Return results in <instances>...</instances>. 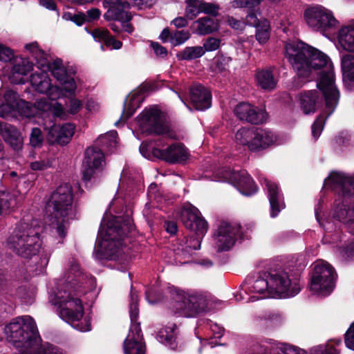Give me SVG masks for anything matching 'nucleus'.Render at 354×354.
<instances>
[{"label": "nucleus", "instance_id": "1", "mask_svg": "<svg viewBox=\"0 0 354 354\" xmlns=\"http://www.w3.org/2000/svg\"><path fill=\"white\" fill-rule=\"evenodd\" d=\"M286 55L296 72L292 86L299 88L318 75L317 90L304 91L299 94L301 109L305 115L315 113L325 103V111L312 124V136L321 135L326 118L335 110L340 97L335 84V74L330 58L323 52L303 41H292L285 46Z\"/></svg>", "mask_w": 354, "mask_h": 354}, {"label": "nucleus", "instance_id": "2", "mask_svg": "<svg viewBox=\"0 0 354 354\" xmlns=\"http://www.w3.org/2000/svg\"><path fill=\"white\" fill-rule=\"evenodd\" d=\"M46 210L51 221L53 232L58 239L56 244L63 245L70 227V221L75 219L77 215L71 185L64 183L57 187L46 202Z\"/></svg>", "mask_w": 354, "mask_h": 354}, {"label": "nucleus", "instance_id": "3", "mask_svg": "<svg viewBox=\"0 0 354 354\" xmlns=\"http://www.w3.org/2000/svg\"><path fill=\"white\" fill-rule=\"evenodd\" d=\"M135 230L133 220L129 216L113 217L108 222L104 237L99 241L95 248L96 258L100 260H115L119 257L124 239Z\"/></svg>", "mask_w": 354, "mask_h": 354}, {"label": "nucleus", "instance_id": "4", "mask_svg": "<svg viewBox=\"0 0 354 354\" xmlns=\"http://www.w3.org/2000/svg\"><path fill=\"white\" fill-rule=\"evenodd\" d=\"M329 180L332 189L338 196L333 204V218L347 225L353 224L354 206H349L345 202L354 203V175L333 172ZM352 233L354 234V230Z\"/></svg>", "mask_w": 354, "mask_h": 354}, {"label": "nucleus", "instance_id": "5", "mask_svg": "<svg viewBox=\"0 0 354 354\" xmlns=\"http://www.w3.org/2000/svg\"><path fill=\"white\" fill-rule=\"evenodd\" d=\"M42 227L37 220L20 222L16 225L7 239V245L18 256L31 259L37 255L41 246Z\"/></svg>", "mask_w": 354, "mask_h": 354}, {"label": "nucleus", "instance_id": "6", "mask_svg": "<svg viewBox=\"0 0 354 354\" xmlns=\"http://www.w3.org/2000/svg\"><path fill=\"white\" fill-rule=\"evenodd\" d=\"M306 266L300 263L270 269L267 276L270 278L271 292L283 298L297 295L301 291L300 277Z\"/></svg>", "mask_w": 354, "mask_h": 354}, {"label": "nucleus", "instance_id": "7", "mask_svg": "<svg viewBox=\"0 0 354 354\" xmlns=\"http://www.w3.org/2000/svg\"><path fill=\"white\" fill-rule=\"evenodd\" d=\"M84 277H79L68 281L67 287L69 290H59L56 294V304H59L60 317L67 322L80 321L84 315V307L80 297L86 292L82 280Z\"/></svg>", "mask_w": 354, "mask_h": 354}, {"label": "nucleus", "instance_id": "8", "mask_svg": "<svg viewBox=\"0 0 354 354\" xmlns=\"http://www.w3.org/2000/svg\"><path fill=\"white\" fill-rule=\"evenodd\" d=\"M7 339L18 348H30L38 345L41 337L34 319L29 316L18 317L6 326Z\"/></svg>", "mask_w": 354, "mask_h": 354}, {"label": "nucleus", "instance_id": "9", "mask_svg": "<svg viewBox=\"0 0 354 354\" xmlns=\"http://www.w3.org/2000/svg\"><path fill=\"white\" fill-rule=\"evenodd\" d=\"M169 308L175 314L194 317L205 310V301L201 296L190 295L174 288L170 290Z\"/></svg>", "mask_w": 354, "mask_h": 354}, {"label": "nucleus", "instance_id": "10", "mask_svg": "<svg viewBox=\"0 0 354 354\" xmlns=\"http://www.w3.org/2000/svg\"><path fill=\"white\" fill-rule=\"evenodd\" d=\"M236 142L247 145L251 151H259L272 145L276 136L269 129L262 128H241L235 134Z\"/></svg>", "mask_w": 354, "mask_h": 354}, {"label": "nucleus", "instance_id": "11", "mask_svg": "<svg viewBox=\"0 0 354 354\" xmlns=\"http://www.w3.org/2000/svg\"><path fill=\"white\" fill-rule=\"evenodd\" d=\"M337 274L327 262L315 264L310 278V289L317 293L329 295L335 288Z\"/></svg>", "mask_w": 354, "mask_h": 354}, {"label": "nucleus", "instance_id": "12", "mask_svg": "<svg viewBox=\"0 0 354 354\" xmlns=\"http://www.w3.org/2000/svg\"><path fill=\"white\" fill-rule=\"evenodd\" d=\"M139 129L147 136L162 135L168 132L162 112L156 106L145 108L138 116Z\"/></svg>", "mask_w": 354, "mask_h": 354}, {"label": "nucleus", "instance_id": "13", "mask_svg": "<svg viewBox=\"0 0 354 354\" xmlns=\"http://www.w3.org/2000/svg\"><path fill=\"white\" fill-rule=\"evenodd\" d=\"M213 236L216 241L217 251H228L234 246L238 238H243L241 226L227 221H221Z\"/></svg>", "mask_w": 354, "mask_h": 354}, {"label": "nucleus", "instance_id": "14", "mask_svg": "<svg viewBox=\"0 0 354 354\" xmlns=\"http://www.w3.org/2000/svg\"><path fill=\"white\" fill-rule=\"evenodd\" d=\"M304 15L307 24L316 30L325 31L337 23L333 13L321 6L306 8Z\"/></svg>", "mask_w": 354, "mask_h": 354}, {"label": "nucleus", "instance_id": "15", "mask_svg": "<svg viewBox=\"0 0 354 354\" xmlns=\"http://www.w3.org/2000/svg\"><path fill=\"white\" fill-rule=\"evenodd\" d=\"M104 161V154L99 147H90L86 149L82 164V180L86 187L95 173L101 169Z\"/></svg>", "mask_w": 354, "mask_h": 354}, {"label": "nucleus", "instance_id": "16", "mask_svg": "<svg viewBox=\"0 0 354 354\" xmlns=\"http://www.w3.org/2000/svg\"><path fill=\"white\" fill-rule=\"evenodd\" d=\"M234 113L239 120L255 125L265 123L268 118L266 109L244 102L235 106Z\"/></svg>", "mask_w": 354, "mask_h": 354}, {"label": "nucleus", "instance_id": "17", "mask_svg": "<svg viewBox=\"0 0 354 354\" xmlns=\"http://www.w3.org/2000/svg\"><path fill=\"white\" fill-rule=\"evenodd\" d=\"M180 220L184 226L198 235L205 236L208 230L207 221L194 206L184 207L180 212Z\"/></svg>", "mask_w": 354, "mask_h": 354}, {"label": "nucleus", "instance_id": "18", "mask_svg": "<svg viewBox=\"0 0 354 354\" xmlns=\"http://www.w3.org/2000/svg\"><path fill=\"white\" fill-rule=\"evenodd\" d=\"M151 153L154 157L170 164H183L189 156L187 149L181 142L173 143L165 149L153 147Z\"/></svg>", "mask_w": 354, "mask_h": 354}, {"label": "nucleus", "instance_id": "19", "mask_svg": "<svg viewBox=\"0 0 354 354\" xmlns=\"http://www.w3.org/2000/svg\"><path fill=\"white\" fill-rule=\"evenodd\" d=\"M226 178L245 196H252L258 192V187L246 170H225Z\"/></svg>", "mask_w": 354, "mask_h": 354}, {"label": "nucleus", "instance_id": "20", "mask_svg": "<svg viewBox=\"0 0 354 354\" xmlns=\"http://www.w3.org/2000/svg\"><path fill=\"white\" fill-rule=\"evenodd\" d=\"M189 101L187 106L191 110L205 111L212 106V93L209 90L199 83L189 87Z\"/></svg>", "mask_w": 354, "mask_h": 354}, {"label": "nucleus", "instance_id": "21", "mask_svg": "<svg viewBox=\"0 0 354 354\" xmlns=\"http://www.w3.org/2000/svg\"><path fill=\"white\" fill-rule=\"evenodd\" d=\"M42 68L46 71H50L53 77L60 83L64 90L69 94H73L77 89L76 82L73 77L68 74L66 68L63 66L62 60L57 58L53 62L48 61V67Z\"/></svg>", "mask_w": 354, "mask_h": 354}, {"label": "nucleus", "instance_id": "22", "mask_svg": "<svg viewBox=\"0 0 354 354\" xmlns=\"http://www.w3.org/2000/svg\"><path fill=\"white\" fill-rule=\"evenodd\" d=\"M266 189L267 196L270 207V216L277 217L280 212L286 207L283 194L279 185L267 178L263 180Z\"/></svg>", "mask_w": 354, "mask_h": 354}, {"label": "nucleus", "instance_id": "23", "mask_svg": "<svg viewBox=\"0 0 354 354\" xmlns=\"http://www.w3.org/2000/svg\"><path fill=\"white\" fill-rule=\"evenodd\" d=\"M75 130V125L72 123H66L62 126L51 127L47 136L50 145H59L65 146L71 140Z\"/></svg>", "mask_w": 354, "mask_h": 354}, {"label": "nucleus", "instance_id": "24", "mask_svg": "<svg viewBox=\"0 0 354 354\" xmlns=\"http://www.w3.org/2000/svg\"><path fill=\"white\" fill-rule=\"evenodd\" d=\"M245 24L256 29L255 37L260 44H266L270 37V24L266 19H258L254 10L247 12Z\"/></svg>", "mask_w": 354, "mask_h": 354}, {"label": "nucleus", "instance_id": "25", "mask_svg": "<svg viewBox=\"0 0 354 354\" xmlns=\"http://www.w3.org/2000/svg\"><path fill=\"white\" fill-rule=\"evenodd\" d=\"M179 330L176 324H168L161 328L157 333L156 338L160 343L169 347L171 350L176 351L178 348V336Z\"/></svg>", "mask_w": 354, "mask_h": 354}, {"label": "nucleus", "instance_id": "26", "mask_svg": "<svg viewBox=\"0 0 354 354\" xmlns=\"http://www.w3.org/2000/svg\"><path fill=\"white\" fill-rule=\"evenodd\" d=\"M41 71L33 73L30 75V80L31 84L39 93L51 94L53 86L50 83L48 73L42 68H39Z\"/></svg>", "mask_w": 354, "mask_h": 354}, {"label": "nucleus", "instance_id": "27", "mask_svg": "<svg viewBox=\"0 0 354 354\" xmlns=\"http://www.w3.org/2000/svg\"><path fill=\"white\" fill-rule=\"evenodd\" d=\"M4 141L15 151L22 148L23 138L18 129L12 124H6L2 133Z\"/></svg>", "mask_w": 354, "mask_h": 354}, {"label": "nucleus", "instance_id": "28", "mask_svg": "<svg viewBox=\"0 0 354 354\" xmlns=\"http://www.w3.org/2000/svg\"><path fill=\"white\" fill-rule=\"evenodd\" d=\"M48 104L42 100L37 102L35 104L24 100H20L17 104H15V109L19 113L26 118L34 117L37 113V110L45 111Z\"/></svg>", "mask_w": 354, "mask_h": 354}, {"label": "nucleus", "instance_id": "29", "mask_svg": "<svg viewBox=\"0 0 354 354\" xmlns=\"http://www.w3.org/2000/svg\"><path fill=\"white\" fill-rule=\"evenodd\" d=\"M338 41L344 50L354 52V24L342 27L338 33Z\"/></svg>", "mask_w": 354, "mask_h": 354}, {"label": "nucleus", "instance_id": "30", "mask_svg": "<svg viewBox=\"0 0 354 354\" xmlns=\"http://www.w3.org/2000/svg\"><path fill=\"white\" fill-rule=\"evenodd\" d=\"M255 77L258 85L263 90L271 91L277 86V81L274 77L271 68L257 71Z\"/></svg>", "mask_w": 354, "mask_h": 354}, {"label": "nucleus", "instance_id": "31", "mask_svg": "<svg viewBox=\"0 0 354 354\" xmlns=\"http://www.w3.org/2000/svg\"><path fill=\"white\" fill-rule=\"evenodd\" d=\"M75 91H74L73 94H69V93L64 90V87L61 86L60 88L61 95L66 97L64 105L66 112L70 115L77 114L83 107L82 101L75 97Z\"/></svg>", "mask_w": 354, "mask_h": 354}, {"label": "nucleus", "instance_id": "32", "mask_svg": "<svg viewBox=\"0 0 354 354\" xmlns=\"http://www.w3.org/2000/svg\"><path fill=\"white\" fill-rule=\"evenodd\" d=\"M194 23L198 24L197 32L200 35H209L219 29L217 20L209 17L199 18Z\"/></svg>", "mask_w": 354, "mask_h": 354}, {"label": "nucleus", "instance_id": "33", "mask_svg": "<svg viewBox=\"0 0 354 354\" xmlns=\"http://www.w3.org/2000/svg\"><path fill=\"white\" fill-rule=\"evenodd\" d=\"M341 67L344 82L354 83V55L347 54L342 57Z\"/></svg>", "mask_w": 354, "mask_h": 354}, {"label": "nucleus", "instance_id": "34", "mask_svg": "<svg viewBox=\"0 0 354 354\" xmlns=\"http://www.w3.org/2000/svg\"><path fill=\"white\" fill-rule=\"evenodd\" d=\"M124 354H145V346L136 339L135 336L131 337L129 334L123 343Z\"/></svg>", "mask_w": 354, "mask_h": 354}, {"label": "nucleus", "instance_id": "35", "mask_svg": "<svg viewBox=\"0 0 354 354\" xmlns=\"http://www.w3.org/2000/svg\"><path fill=\"white\" fill-rule=\"evenodd\" d=\"M205 54L202 46H187L176 54L178 60H192L201 57Z\"/></svg>", "mask_w": 354, "mask_h": 354}, {"label": "nucleus", "instance_id": "36", "mask_svg": "<svg viewBox=\"0 0 354 354\" xmlns=\"http://www.w3.org/2000/svg\"><path fill=\"white\" fill-rule=\"evenodd\" d=\"M129 96L127 97L123 103V109L122 115L118 120L115 122V126L119 127L120 124H124L128 119H129L135 113V107L133 104L134 100L136 99V95H133L129 102H127Z\"/></svg>", "mask_w": 354, "mask_h": 354}, {"label": "nucleus", "instance_id": "37", "mask_svg": "<svg viewBox=\"0 0 354 354\" xmlns=\"http://www.w3.org/2000/svg\"><path fill=\"white\" fill-rule=\"evenodd\" d=\"M33 64L27 58L20 57L15 59L14 65L12 68L13 75L18 74L21 75H26L32 70Z\"/></svg>", "mask_w": 354, "mask_h": 354}, {"label": "nucleus", "instance_id": "38", "mask_svg": "<svg viewBox=\"0 0 354 354\" xmlns=\"http://www.w3.org/2000/svg\"><path fill=\"white\" fill-rule=\"evenodd\" d=\"M267 273L268 271L263 272L262 275L259 276L255 280L252 286L254 292L262 294L265 292L266 290H267L270 293H273V292H271L270 290V278L267 276Z\"/></svg>", "mask_w": 354, "mask_h": 354}, {"label": "nucleus", "instance_id": "39", "mask_svg": "<svg viewBox=\"0 0 354 354\" xmlns=\"http://www.w3.org/2000/svg\"><path fill=\"white\" fill-rule=\"evenodd\" d=\"M185 17L189 20L194 19L201 13L200 0H186Z\"/></svg>", "mask_w": 354, "mask_h": 354}, {"label": "nucleus", "instance_id": "40", "mask_svg": "<svg viewBox=\"0 0 354 354\" xmlns=\"http://www.w3.org/2000/svg\"><path fill=\"white\" fill-rule=\"evenodd\" d=\"M127 4H119L114 6V21L120 22H129L132 19L131 12L124 11L125 8H128Z\"/></svg>", "mask_w": 354, "mask_h": 354}, {"label": "nucleus", "instance_id": "41", "mask_svg": "<svg viewBox=\"0 0 354 354\" xmlns=\"http://www.w3.org/2000/svg\"><path fill=\"white\" fill-rule=\"evenodd\" d=\"M191 37V33L188 30H175L172 31L171 44L178 46L185 43Z\"/></svg>", "mask_w": 354, "mask_h": 354}, {"label": "nucleus", "instance_id": "42", "mask_svg": "<svg viewBox=\"0 0 354 354\" xmlns=\"http://www.w3.org/2000/svg\"><path fill=\"white\" fill-rule=\"evenodd\" d=\"M131 302L129 304V315L131 318V323L136 322L139 317V308H138V297L131 292Z\"/></svg>", "mask_w": 354, "mask_h": 354}, {"label": "nucleus", "instance_id": "43", "mask_svg": "<svg viewBox=\"0 0 354 354\" xmlns=\"http://www.w3.org/2000/svg\"><path fill=\"white\" fill-rule=\"evenodd\" d=\"M62 18L64 20L73 21L77 26H82L86 23L85 13L83 12H78L77 14L65 12L63 13Z\"/></svg>", "mask_w": 354, "mask_h": 354}, {"label": "nucleus", "instance_id": "44", "mask_svg": "<svg viewBox=\"0 0 354 354\" xmlns=\"http://www.w3.org/2000/svg\"><path fill=\"white\" fill-rule=\"evenodd\" d=\"M44 142V136L41 130L38 127L32 129L30 135V145L36 148L41 147Z\"/></svg>", "mask_w": 354, "mask_h": 354}, {"label": "nucleus", "instance_id": "45", "mask_svg": "<svg viewBox=\"0 0 354 354\" xmlns=\"http://www.w3.org/2000/svg\"><path fill=\"white\" fill-rule=\"evenodd\" d=\"M232 62L230 57L225 55L223 53L218 52L216 57V66L220 72H224L227 70L230 63Z\"/></svg>", "mask_w": 354, "mask_h": 354}, {"label": "nucleus", "instance_id": "46", "mask_svg": "<svg viewBox=\"0 0 354 354\" xmlns=\"http://www.w3.org/2000/svg\"><path fill=\"white\" fill-rule=\"evenodd\" d=\"M199 3L201 12L210 15L213 17L218 15V10H219V6L218 5L213 3L205 2L203 0H200Z\"/></svg>", "mask_w": 354, "mask_h": 354}, {"label": "nucleus", "instance_id": "47", "mask_svg": "<svg viewBox=\"0 0 354 354\" xmlns=\"http://www.w3.org/2000/svg\"><path fill=\"white\" fill-rule=\"evenodd\" d=\"M245 354H272V349L269 346L256 343L251 345Z\"/></svg>", "mask_w": 354, "mask_h": 354}, {"label": "nucleus", "instance_id": "48", "mask_svg": "<svg viewBox=\"0 0 354 354\" xmlns=\"http://www.w3.org/2000/svg\"><path fill=\"white\" fill-rule=\"evenodd\" d=\"M262 0H235L234 1L233 6L246 8L248 9V12L254 10V8L259 6Z\"/></svg>", "mask_w": 354, "mask_h": 354}, {"label": "nucleus", "instance_id": "49", "mask_svg": "<svg viewBox=\"0 0 354 354\" xmlns=\"http://www.w3.org/2000/svg\"><path fill=\"white\" fill-rule=\"evenodd\" d=\"M221 39L213 37H209L203 43V49L205 51H214L219 48L221 46Z\"/></svg>", "mask_w": 354, "mask_h": 354}, {"label": "nucleus", "instance_id": "50", "mask_svg": "<svg viewBox=\"0 0 354 354\" xmlns=\"http://www.w3.org/2000/svg\"><path fill=\"white\" fill-rule=\"evenodd\" d=\"M104 45L107 48H111V49L119 50L122 47V42L120 40L115 39L109 32V36L106 37L101 44L102 49H104Z\"/></svg>", "mask_w": 354, "mask_h": 354}, {"label": "nucleus", "instance_id": "51", "mask_svg": "<svg viewBox=\"0 0 354 354\" xmlns=\"http://www.w3.org/2000/svg\"><path fill=\"white\" fill-rule=\"evenodd\" d=\"M18 97L17 93L12 90L6 91L3 95L6 103L13 109H15V104H17L20 100Z\"/></svg>", "mask_w": 354, "mask_h": 354}, {"label": "nucleus", "instance_id": "52", "mask_svg": "<svg viewBox=\"0 0 354 354\" xmlns=\"http://www.w3.org/2000/svg\"><path fill=\"white\" fill-rule=\"evenodd\" d=\"M344 343L348 348L354 351V322L344 334Z\"/></svg>", "mask_w": 354, "mask_h": 354}, {"label": "nucleus", "instance_id": "53", "mask_svg": "<svg viewBox=\"0 0 354 354\" xmlns=\"http://www.w3.org/2000/svg\"><path fill=\"white\" fill-rule=\"evenodd\" d=\"M109 32L106 28H97L93 30L92 37L95 41L102 44Z\"/></svg>", "mask_w": 354, "mask_h": 354}, {"label": "nucleus", "instance_id": "54", "mask_svg": "<svg viewBox=\"0 0 354 354\" xmlns=\"http://www.w3.org/2000/svg\"><path fill=\"white\" fill-rule=\"evenodd\" d=\"M12 59H14L13 50L0 44V61L8 62L12 61Z\"/></svg>", "mask_w": 354, "mask_h": 354}, {"label": "nucleus", "instance_id": "55", "mask_svg": "<svg viewBox=\"0 0 354 354\" xmlns=\"http://www.w3.org/2000/svg\"><path fill=\"white\" fill-rule=\"evenodd\" d=\"M151 47L154 51V53L160 57L165 58L167 55V50L165 47L160 45L158 42L151 41Z\"/></svg>", "mask_w": 354, "mask_h": 354}, {"label": "nucleus", "instance_id": "56", "mask_svg": "<svg viewBox=\"0 0 354 354\" xmlns=\"http://www.w3.org/2000/svg\"><path fill=\"white\" fill-rule=\"evenodd\" d=\"M53 114L55 116L63 120H66L68 115L66 106L64 107L63 105L59 102H56L55 104L53 106Z\"/></svg>", "mask_w": 354, "mask_h": 354}, {"label": "nucleus", "instance_id": "57", "mask_svg": "<svg viewBox=\"0 0 354 354\" xmlns=\"http://www.w3.org/2000/svg\"><path fill=\"white\" fill-rule=\"evenodd\" d=\"M101 15V11L100 9L97 8H93L86 11V14H85V19L86 22H92L93 21L97 20Z\"/></svg>", "mask_w": 354, "mask_h": 354}, {"label": "nucleus", "instance_id": "58", "mask_svg": "<svg viewBox=\"0 0 354 354\" xmlns=\"http://www.w3.org/2000/svg\"><path fill=\"white\" fill-rule=\"evenodd\" d=\"M131 337L135 336L136 339H138V341H140L142 337V330L140 328V324L138 321L136 322L131 323V328L129 330V333Z\"/></svg>", "mask_w": 354, "mask_h": 354}, {"label": "nucleus", "instance_id": "59", "mask_svg": "<svg viewBox=\"0 0 354 354\" xmlns=\"http://www.w3.org/2000/svg\"><path fill=\"white\" fill-rule=\"evenodd\" d=\"M163 227L165 231L171 236L175 235L177 233L178 225L174 221H165Z\"/></svg>", "mask_w": 354, "mask_h": 354}, {"label": "nucleus", "instance_id": "60", "mask_svg": "<svg viewBox=\"0 0 354 354\" xmlns=\"http://www.w3.org/2000/svg\"><path fill=\"white\" fill-rule=\"evenodd\" d=\"M188 20L185 15L184 17H178L171 21L170 24L174 25L176 28H183L188 25Z\"/></svg>", "mask_w": 354, "mask_h": 354}, {"label": "nucleus", "instance_id": "61", "mask_svg": "<svg viewBox=\"0 0 354 354\" xmlns=\"http://www.w3.org/2000/svg\"><path fill=\"white\" fill-rule=\"evenodd\" d=\"M32 55L35 57L37 61V64L38 65V68H43L44 66L48 67V59L46 57V54L44 50L42 54L35 53L34 55Z\"/></svg>", "mask_w": 354, "mask_h": 354}, {"label": "nucleus", "instance_id": "62", "mask_svg": "<svg viewBox=\"0 0 354 354\" xmlns=\"http://www.w3.org/2000/svg\"><path fill=\"white\" fill-rule=\"evenodd\" d=\"M227 21L228 25L234 30H241L243 28V22L232 16L227 17Z\"/></svg>", "mask_w": 354, "mask_h": 354}, {"label": "nucleus", "instance_id": "63", "mask_svg": "<svg viewBox=\"0 0 354 354\" xmlns=\"http://www.w3.org/2000/svg\"><path fill=\"white\" fill-rule=\"evenodd\" d=\"M157 1L158 0H139V1L136 2V6L138 10L151 8Z\"/></svg>", "mask_w": 354, "mask_h": 354}, {"label": "nucleus", "instance_id": "64", "mask_svg": "<svg viewBox=\"0 0 354 354\" xmlns=\"http://www.w3.org/2000/svg\"><path fill=\"white\" fill-rule=\"evenodd\" d=\"M172 37V31L170 30L169 28H165L159 35V39L162 43L169 42L171 44Z\"/></svg>", "mask_w": 354, "mask_h": 354}]
</instances>
